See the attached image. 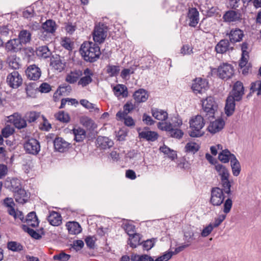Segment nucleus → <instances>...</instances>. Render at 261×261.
<instances>
[{
	"mask_svg": "<svg viewBox=\"0 0 261 261\" xmlns=\"http://www.w3.org/2000/svg\"><path fill=\"white\" fill-rule=\"evenodd\" d=\"M125 232L129 236L135 234V226L132 224H125L124 226Z\"/></svg>",
	"mask_w": 261,
	"mask_h": 261,
	"instance_id": "63",
	"label": "nucleus"
},
{
	"mask_svg": "<svg viewBox=\"0 0 261 261\" xmlns=\"http://www.w3.org/2000/svg\"><path fill=\"white\" fill-rule=\"evenodd\" d=\"M188 25L195 28L199 21V13L196 8H189L186 16Z\"/></svg>",
	"mask_w": 261,
	"mask_h": 261,
	"instance_id": "10",
	"label": "nucleus"
},
{
	"mask_svg": "<svg viewBox=\"0 0 261 261\" xmlns=\"http://www.w3.org/2000/svg\"><path fill=\"white\" fill-rule=\"evenodd\" d=\"M83 72L82 70H74L68 73L66 76V81L69 84H74L79 81V79L82 76Z\"/></svg>",
	"mask_w": 261,
	"mask_h": 261,
	"instance_id": "27",
	"label": "nucleus"
},
{
	"mask_svg": "<svg viewBox=\"0 0 261 261\" xmlns=\"http://www.w3.org/2000/svg\"><path fill=\"white\" fill-rule=\"evenodd\" d=\"M83 74L84 76L79 79L78 85L85 87L92 83L93 72L91 69L87 68L84 70Z\"/></svg>",
	"mask_w": 261,
	"mask_h": 261,
	"instance_id": "18",
	"label": "nucleus"
},
{
	"mask_svg": "<svg viewBox=\"0 0 261 261\" xmlns=\"http://www.w3.org/2000/svg\"><path fill=\"white\" fill-rule=\"evenodd\" d=\"M131 260L133 261H155L153 257L147 254H132Z\"/></svg>",
	"mask_w": 261,
	"mask_h": 261,
	"instance_id": "44",
	"label": "nucleus"
},
{
	"mask_svg": "<svg viewBox=\"0 0 261 261\" xmlns=\"http://www.w3.org/2000/svg\"><path fill=\"white\" fill-rule=\"evenodd\" d=\"M40 113L35 111H31L25 114L24 118L26 121L29 123L35 122L40 116Z\"/></svg>",
	"mask_w": 261,
	"mask_h": 261,
	"instance_id": "46",
	"label": "nucleus"
},
{
	"mask_svg": "<svg viewBox=\"0 0 261 261\" xmlns=\"http://www.w3.org/2000/svg\"><path fill=\"white\" fill-rule=\"evenodd\" d=\"M6 185L13 193L22 188L20 180L17 178H13L10 181H7Z\"/></svg>",
	"mask_w": 261,
	"mask_h": 261,
	"instance_id": "36",
	"label": "nucleus"
},
{
	"mask_svg": "<svg viewBox=\"0 0 261 261\" xmlns=\"http://www.w3.org/2000/svg\"><path fill=\"white\" fill-rule=\"evenodd\" d=\"M69 233L71 234H76L80 233L82 228L77 222H69L66 225Z\"/></svg>",
	"mask_w": 261,
	"mask_h": 261,
	"instance_id": "39",
	"label": "nucleus"
},
{
	"mask_svg": "<svg viewBox=\"0 0 261 261\" xmlns=\"http://www.w3.org/2000/svg\"><path fill=\"white\" fill-rule=\"evenodd\" d=\"M70 257V255L65 253H60L54 256L55 260L59 261H67Z\"/></svg>",
	"mask_w": 261,
	"mask_h": 261,
	"instance_id": "56",
	"label": "nucleus"
},
{
	"mask_svg": "<svg viewBox=\"0 0 261 261\" xmlns=\"http://www.w3.org/2000/svg\"><path fill=\"white\" fill-rule=\"evenodd\" d=\"M20 59L18 58L16 55H13L9 56L7 58V63L9 66L13 69H18L20 67L19 63Z\"/></svg>",
	"mask_w": 261,
	"mask_h": 261,
	"instance_id": "41",
	"label": "nucleus"
},
{
	"mask_svg": "<svg viewBox=\"0 0 261 261\" xmlns=\"http://www.w3.org/2000/svg\"><path fill=\"white\" fill-rule=\"evenodd\" d=\"M133 96L136 102L141 103L147 100L148 98V94L145 90L140 89L134 93Z\"/></svg>",
	"mask_w": 261,
	"mask_h": 261,
	"instance_id": "29",
	"label": "nucleus"
},
{
	"mask_svg": "<svg viewBox=\"0 0 261 261\" xmlns=\"http://www.w3.org/2000/svg\"><path fill=\"white\" fill-rule=\"evenodd\" d=\"M230 42L227 39L221 40L216 45L215 50L218 54H224L229 50H233V48L230 46Z\"/></svg>",
	"mask_w": 261,
	"mask_h": 261,
	"instance_id": "23",
	"label": "nucleus"
},
{
	"mask_svg": "<svg viewBox=\"0 0 261 261\" xmlns=\"http://www.w3.org/2000/svg\"><path fill=\"white\" fill-rule=\"evenodd\" d=\"M216 170L220 177V184L225 194L229 195L231 194V184L233 182L230 179V174L228 169L224 165L218 164L215 166Z\"/></svg>",
	"mask_w": 261,
	"mask_h": 261,
	"instance_id": "4",
	"label": "nucleus"
},
{
	"mask_svg": "<svg viewBox=\"0 0 261 261\" xmlns=\"http://www.w3.org/2000/svg\"><path fill=\"white\" fill-rule=\"evenodd\" d=\"M56 118L63 123H67L70 120V117L67 113H65L64 111H60L55 115Z\"/></svg>",
	"mask_w": 261,
	"mask_h": 261,
	"instance_id": "48",
	"label": "nucleus"
},
{
	"mask_svg": "<svg viewBox=\"0 0 261 261\" xmlns=\"http://www.w3.org/2000/svg\"><path fill=\"white\" fill-rule=\"evenodd\" d=\"M214 228V227L213 226L212 224L210 223L202 230L201 233L202 237H206L208 236L211 233Z\"/></svg>",
	"mask_w": 261,
	"mask_h": 261,
	"instance_id": "61",
	"label": "nucleus"
},
{
	"mask_svg": "<svg viewBox=\"0 0 261 261\" xmlns=\"http://www.w3.org/2000/svg\"><path fill=\"white\" fill-rule=\"evenodd\" d=\"M47 220L49 223L53 226H59L62 223V218L60 214L54 211L50 212L47 217Z\"/></svg>",
	"mask_w": 261,
	"mask_h": 261,
	"instance_id": "30",
	"label": "nucleus"
},
{
	"mask_svg": "<svg viewBox=\"0 0 261 261\" xmlns=\"http://www.w3.org/2000/svg\"><path fill=\"white\" fill-rule=\"evenodd\" d=\"M61 44L65 49L69 50L72 49V45L70 38L67 37L62 38Z\"/></svg>",
	"mask_w": 261,
	"mask_h": 261,
	"instance_id": "57",
	"label": "nucleus"
},
{
	"mask_svg": "<svg viewBox=\"0 0 261 261\" xmlns=\"http://www.w3.org/2000/svg\"><path fill=\"white\" fill-rule=\"evenodd\" d=\"M25 73L28 78L33 81L38 80L41 74L40 69L35 65L29 66L27 68Z\"/></svg>",
	"mask_w": 261,
	"mask_h": 261,
	"instance_id": "19",
	"label": "nucleus"
},
{
	"mask_svg": "<svg viewBox=\"0 0 261 261\" xmlns=\"http://www.w3.org/2000/svg\"><path fill=\"white\" fill-rule=\"evenodd\" d=\"M237 101L236 99L231 96H228L226 100V104L225 107V114L227 116H230L233 114L234 112L236 103Z\"/></svg>",
	"mask_w": 261,
	"mask_h": 261,
	"instance_id": "25",
	"label": "nucleus"
},
{
	"mask_svg": "<svg viewBox=\"0 0 261 261\" xmlns=\"http://www.w3.org/2000/svg\"><path fill=\"white\" fill-rule=\"evenodd\" d=\"M199 149V146L198 144L195 142H189L185 147V151L188 153H195Z\"/></svg>",
	"mask_w": 261,
	"mask_h": 261,
	"instance_id": "45",
	"label": "nucleus"
},
{
	"mask_svg": "<svg viewBox=\"0 0 261 261\" xmlns=\"http://www.w3.org/2000/svg\"><path fill=\"white\" fill-rule=\"evenodd\" d=\"M80 51L84 59L89 62L96 61L101 54L99 46L92 42H84L81 46Z\"/></svg>",
	"mask_w": 261,
	"mask_h": 261,
	"instance_id": "3",
	"label": "nucleus"
},
{
	"mask_svg": "<svg viewBox=\"0 0 261 261\" xmlns=\"http://www.w3.org/2000/svg\"><path fill=\"white\" fill-rule=\"evenodd\" d=\"M241 17V14L238 11L229 10L224 13L222 18L224 22H231L240 20Z\"/></svg>",
	"mask_w": 261,
	"mask_h": 261,
	"instance_id": "20",
	"label": "nucleus"
},
{
	"mask_svg": "<svg viewBox=\"0 0 261 261\" xmlns=\"http://www.w3.org/2000/svg\"><path fill=\"white\" fill-rule=\"evenodd\" d=\"M113 91L117 96L122 95L123 97H126L128 93L126 87L123 85H116L114 87Z\"/></svg>",
	"mask_w": 261,
	"mask_h": 261,
	"instance_id": "42",
	"label": "nucleus"
},
{
	"mask_svg": "<svg viewBox=\"0 0 261 261\" xmlns=\"http://www.w3.org/2000/svg\"><path fill=\"white\" fill-rule=\"evenodd\" d=\"M190 128L189 135L192 137H199L203 135V132L201 129L204 125L203 118L201 116L197 115L193 117L189 121Z\"/></svg>",
	"mask_w": 261,
	"mask_h": 261,
	"instance_id": "5",
	"label": "nucleus"
},
{
	"mask_svg": "<svg viewBox=\"0 0 261 261\" xmlns=\"http://www.w3.org/2000/svg\"><path fill=\"white\" fill-rule=\"evenodd\" d=\"M25 222L27 223V225L28 226H30L33 227L38 226L39 221L35 212H32L29 213L25 219Z\"/></svg>",
	"mask_w": 261,
	"mask_h": 261,
	"instance_id": "32",
	"label": "nucleus"
},
{
	"mask_svg": "<svg viewBox=\"0 0 261 261\" xmlns=\"http://www.w3.org/2000/svg\"><path fill=\"white\" fill-rule=\"evenodd\" d=\"M81 122L83 125L89 129H94L96 127L94 121L88 117L83 118L82 119Z\"/></svg>",
	"mask_w": 261,
	"mask_h": 261,
	"instance_id": "52",
	"label": "nucleus"
},
{
	"mask_svg": "<svg viewBox=\"0 0 261 261\" xmlns=\"http://www.w3.org/2000/svg\"><path fill=\"white\" fill-rule=\"evenodd\" d=\"M7 82L10 87L17 88L21 85L22 79L18 71H14L8 75Z\"/></svg>",
	"mask_w": 261,
	"mask_h": 261,
	"instance_id": "11",
	"label": "nucleus"
},
{
	"mask_svg": "<svg viewBox=\"0 0 261 261\" xmlns=\"http://www.w3.org/2000/svg\"><path fill=\"white\" fill-rule=\"evenodd\" d=\"M73 133L74 136V140L76 142H82L85 139L86 134L85 130L81 127L74 128Z\"/></svg>",
	"mask_w": 261,
	"mask_h": 261,
	"instance_id": "40",
	"label": "nucleus"
},
{
	"mask_svg": "<svg viewBox=\"0 0 261 261\" xmlns=\"http://www.w3.org/2000/svg\"><path fill=\"white\" fill-rule=\"evenodd\" d=\"M244 94V87L243 83L240 81L236 82L232 87V89L229 92V96H231L236 99L237 101L242 100Z\"/></svg>",
	"mask_w": 261,
	"mask_h": 261,
	"instance_id": "12",
	"label": "nucleus"
},
{
	"mask_svg": "<svg viewBox=\"0 0 261 261\" xmlns=\"http://www.w3.org/2000/svg\"><path fill=\"white\" fill-rule=\"evenodd\" d=\"M151 113L154 118L162 121L158 123L159 129L167 132L168 135L172 138L180 139L182 137L184 132L179 128L182 124L181 119L175 117L172 123L163 121L168 118V113L166 111L156 108H152Z\"/></svg>",
	"mask_w": 261,
	"mask_h": 261,
	"instance_id": "1",
	"label": "nucleus"
},
{
	"mask_svg": "<svg viewBox=\"0 0 261 261\" xmlns=\"http://www.w3.org/2000/svg\"><path fill=\"white\" fill-rule=\"evenodd\" d=\"M29 226L24 224L21 226L22 229L25 232H28L33 238L35 239H40L41 237V236L34 229L30 228Z\"/></svg>",
	"mask_w": 261,
	"mask_h": 261,
	"instance_id": "49",
	"label": "nucleus"
},
{
	"mask_svg": "<svg viewBox=\"0 0 261 261\" xmlns=\"http://www.w3.org/2000/svg\"><path fill=\"white\" fill-rule=\"evenodd\" d=\"M5 50L7 53H16L21 50L22 45L17 38L8 40L4 45Z\"/></svg>",
	"mask_w": 261,
	"mask_h": 261,
	"instance_id": "15",
	"label": "nucleus"
},
{
	"mask_svg": "<svg viewBox=\"0 0 261 261\" xmlns=\"http://www.w3.org/2000/svg\"><path fill=\"white\" fill-rule=\"evenodd\" d=\"M173 254L174 253L173 252H166L163 255L155 259V261H168L171 258Z\"/></svg>",
	"mask_w": 261,
	"mask_h": 261,
	"instance_id": "59",
	"label": "nucleus"
},
{
	"mask_svg": "<svg viewBox=\"0 0 261 261\" xmlns=\"http://www.w3.org/2000/svg\"><path fill=\"white\" fill-rule=\"evenodd\" d=\"M141 237V235L138 233L129 236L127 241V244L133 248H136L138 246L141 244L140 243Z\"/></svg>",
	"mask_w": 261,
	"mask_h": 261,
	"instance_id": "33",
	"label": "nucleus"
},
{
	"mask_svg": "<svg viewBox=\"0 0 261 261\" xmlns=\"http://www.w3.org/2000/svg\"><path fill=\"white\" fill-rule=\"evenodd\" d=\"M42 28L46 33L53 34L56 31L57 25L54 21L48 19L42 24Z\"/></svg>",
	"mask_w": 261,
	"mask_h": 261,
	"instance_id": "34",
	"label": "nucleus"
},
{
	"mask_svg": "<svg viewBox=\"0 0 261 261\" xmlns=\"http://www.w3.org/2000/svg\"><path fill=\"white\" fill-rule=\"evenodd\" d=\"M50 66L59 72L62 71L64 69L65 67V65L62 62L60 57H57L51 59Z\"/></svg>",
	"mask_w": 261,
	"mask_h": 261,
	"instance_id": "38",
	"label": "nucleus"
},
{
	"mask_svg": "<svg viewBox=\"0 0 261 261\" xmlns=\"http://www.w3.org/2000/svg\"><path fill=\"white\" fill-rule=\"evenodd\" d=\"M232 159L230 161V166L233 176H238L241 171V164L235 155L232 156Z\"/></svg>",
	"mask_w": 261,
	"mask_h": 261,
	"instance_id": "31",
	"label": "nucleus"
},
{
	"mask_svg": "<svg viewBox=\"0 0 261 261\" xmlns=\"http://www.w3.org/2000/svg\"><path fill=\"white\" fill-rule=\"evenodd\" d=\"M217 72L220 78L227 80L232 76L234 73V69L231 65L228 63H223L218 67Z\"/></svg>",
	"mask_w": 261,
	"mask_h": 261,
	"instance_id": "9",
	"label": "nucleus"
},
{
	"mask_svg": "<svg viewBox=\"0 0 261 261\" xmlns=\"http://www.w3.org/2000/svg\"><path fill=\"white\" fill-rule=\"evenodd\" d=\"M192 89L196 94H202L208 89V82L204 79H196L193 81Z\"/></svg>",
	"mask_w": 261,
	"mask_h": 261,
	"instance_id": "14",
	"label": "nucleus"
},
{
	"mask_svg": "<svg viewBox=\"0 0 261 261\" xmlns=\"http://www.w3.org/2000/svg\"><path fill=\"white\" fill-rule=\"evenodd\" d=\"M37 56L42 59H46L51 56V53L46 46L38 47L36 51Z\"/></svg>",
	"mask_w": 261,
	"mask_h": 261,
	"instance_id": "35",
	"label": "nucleus"
},
{
	"mask_svg": "<svg viewBox=\"0 0 261 261\" xmlns=\"http://www.w3.org/2000/svg\"><path fill=\"white\" fill-rule=\"evenodd\" d=\"M156 239H148L141 243L144 250L148 251L154 247Z\"/></svg>",
	"mask_w": 261,
	"mask_h": 261,
	"instance_id": "47",
	"label": "nucleus"
},
{
	"mask_svg": "<svg viewBox=\"0 0 261 261\" xmlns=\"http://www.w3.org/2000/svg\"><path fill=\"white\" fill-rule=\"evenodd\" d=\"M142 121L145 124L149 125L153 124L154 122V120L151 118V117L145 113L143 115Z\"/></svg>",
	"mask_w": 261,
	"mask_h": 261,
	"instance_id": "64",
	"label": "nucleus"
},
{
	"mask_svg": "<svg viewBox=\"0 0 261 261\" xmlns=\"http://www.w3.org/2000/svg\"><path fill=\"white\" fill-rule=\"evenodd\" d=\"M138 132L140 139H143L148 141L154 142L159 137V135L156 132L150 130L147 127H144L143 129L138 128Z\"/></svg>",
	"mask_w": 261,
	"mask_h": 261,
	"instance_id": "13",
	"label": "nucleus"
},
{
	"mask_svg": "<svg viewBox=\"0 0 261 261\" xmlns=\"http://www.w3.org/2000/svg\"><path fill=\"white\" fill-rule=\"evenodd\" d=\"M232 155L234 154L231 153L227 149L222 150L218 155L219 160L223 163H227L229 161L232 160Z\"/></svg>",
	"mask_w": 261,
	"mask_h": 261,
	"instance_id": "37",
	"label": "nucleus"
},
{
	"mask_svg": "<svg viewBox=\"0 0 261 261\" xmlns=\"http://www.w3.org/2000/svg\"><path fill=\"white\" fill-rule=\"evenodd\" d=\"M251 90L252 92L257 91V95H261V81H256L251 84Z\"/></svg>",
	"mask_w": 261,
	"mask_h": 261,
	"instance_id": "54",
	"label": "nucleus"
},
{
	"mask_svg": "<svg viewBox=\"0 0 261 261\" xmlns=\"http://www.w3.org/2000/svg\"><path fill=\"white\" fill-rule=\"evenodd\" d=\"M223 188L214 187L211 190V198L210 202L214 206H220L223 202V211L225 214L230 212L232 206V201L231 198H228L224 201L225 195Z\"/></svg>",
	"mask_w": 261,
	"mask_h": 261,
	"instance_id": "2",
	"label": "nucleus"
},
{
	"mask_svg": "<svg viewBox=\"0 0 261 261\" xmlns=\"http://www.w3.org/2000/svg\"><path fill=\"white\" fill-rule=\"evenodd\" d=\"M250 41L248 40H245L242 44L240 45L242 53H244L245 55L249 54L250 50Z\"/></svg>",
	"mask_w": 261,
	"mask_h": 261,
	"instance_id": "58",
	"label": "nucleus"
},
{
	"mask_svg": "<svg viewBox=\"0 0 261 261\" xmlns=\"http://www.w3.org/2000/svg\"><path fill=\"white\" fill-rule=\"evenodd\" d=\"M108 32V27L103 23H99L95 27L93 32V38L95 42L99 43H102L107 36Z\"/></svg>",
	"mask_w": 261,
	"mask_h": 261,
	"instance_id": "7",
	"label": "nucleus"
},
{
	"mask_svg": "<svg viewBox=\"0 0 261 261\" xmlns=\"http://www.w3.org/2000/svg\"><path fill=\"white\" fill-rule=\"evenodd\" d=\"M54 147L56 150L64 152L68 150L70 143L60 137L56 138L54 141Z\"/></svg>",
	"mask_w": 261,
	"mask_h": 261,
	"instance_id": "22",
	"label": "nucleus"
},
{
	"mask_svg": "<svg viewBox=\"0 0 261 261\" xmlns=\"http://www.w3.org/2000/svg\"><path fill=\"white\" fill-rule=\"evenodd\" d=\"M225 125V122L222 119H218L211 122L207 127V130L212 134L221 131Z\"/></svg>",
	"mask_w": 261,
	"mask_h": 261,
	"instance_id": "21",
	"label": "nucleus"
},
{
	"mask_svg": "<svg viewBox=\"0 0 261 261\" xmlns=\"http://www.w3.org/2000/svg\"><path fill=\"white\" fill-rule=\"evenodd\" d=\"M80 103L90 111L98 112L99 111V109L95 106V105L90 102L86 99L81 100Z\"/></svg>",
	"mask_w": 261,
	"mask_h": 261,
	"instance_id": "50",
	"label": "nucleus"
},
{
	"mask_svg": "<svg viewBox=\"0 0 261 261\" xmlns=\"http://www.w3.org/2000/svg\"><path fill=\"white\" fill-rule=\"evenodd\" d=\"M25 152L32 155H37L40 151L39 142L34 138L28 139L23 144Z\"/></svg>",
	"mask_w": 261,
	"mask_h": 261,
	"instance_id": "8",
	"label": "nucleus"
},
{
	"mask_svg": "<svg viewBox=\"0 0 261 261\" xmlns=\"http://www.w3.org/2000/svg\"><path fill=\"white\" fill-rule=\"evenodd\" d=\"M9 121L13 123L14 125L18 129H21L27 126V121L24 118L17 113H14L9 117Z\"/></svg>",
	"mask_w": 261,
	"mask_h": 261,
	"instance_id": "17",
	"label": "nucleus"
},
{
	"mask_svg": "<svg viewBox=\"0 0 261 261\" xmlns=\"http://www.w3.org/2000/svg\"><path fill=\"white\" fill-rule=\"evenodd\" d=\"M120 70V66L119 65L109 64L106 67V72L111 77L117 75Z\"/></svg>",
	"mask_w": 261,
	"mask_h": 261,
	"instance_id": "43",
	"label": "nucleus"
},
{
	"mask_svg": "<svg viewBox=\"0 0 261 261\" xmlns=\"http://www.w3.org/2000/svg\"><path fill=\"white\" fill-rule=\"evenodd\" d=\"M85 241L87 246L90 248H94L95 246V239L94 237H87Z\"/></svg>",
	"mask_w": 261,
	"mask_h": 261,
	"instance_id": "62",
	"label": "nucleus"
},
{
	"mask_svg": "<svg viewBox=\"0 0 261 261\" xmlns=\"http://www.w3.org/2000/svg\"><path fill=\"white\" fill-rule=\"evenodd\" d=\"M184 237L185 243L190 244V245L192 241L194 240V232L191 230H188V231H185Z\"/></svg>",
	"mask_w": 261,
	"mask_h": 261,
	"instance_id": "53",
	"label": "nucleus"
},
{
	"mask_svg": "<svg viewBox=\"0 0 261 261\" xmlns=\"http://www.w3.org/2000/svg\"><path fill=\"white\" fill-rule=\"evenodd\" d=\"M17 39L23 46V45H25L31 42L32 34L29 31L23 29L19 32Z\"/></svg>",
	"mask_w": 261,
	"mask_h": 261,
	"instance_id": "26",
	"label": "nucleus"
},
{
	"mask_svg": "<svg viewBox=\"0 0 261 261\" xmlns=\"http://www.w3.org/2000/svg\"><path fill=\"white\" fill-rule=\"evenodd\" d=\"M97 147L102 149H106L112 147L113 141L106 137L99 136L96 140Z\"/></svg>",
	"mask_w": 261,
	"mask_h": 261,
	"instance_id": "24",
	"label": "nucleus"
},
{
	"mask_svg": "<svg viewBox=\"0 0 261 261\" xmlns=\"http://www.w3.org/2000/svg\"><path fill=\"white\" fill-rule=\"evenodd\" d=\"M8 248L13 251H19L22 250V246L16 242H10L8 243Z\"/></svg>",
	"mask_w": 261,
	"mask_h": 261,
	"instance_id": "51",
	"label": "nucleus"
},
{
	"mask_svg": "<svg viewBox=\"0 0 261 261\" xmlns=\"http://www.w3.org/2000/svg\"><path fill=\"white\" fill-rule=\"evenodd\" d=\"M226 35L229 41L233 44L241 42L244 37V32L239 28L232 29Z\"/></svg>",
	"mask_w": 261,
	"mask_h": 261,
	"instance_id": "16",
	"label": "nucleus"
},
{
	"mask_svg": "<svg viewBox=\"0 0 261 261\" xmlns=\"http://www.w3.org/2000/svg\"><path fill=\"white\" fill-rule=\"evenodd\" d=\"M202 102L203 112L205 113L206 116L208 118H214L217 108L214 98L212 96L207 97L205 99L203 100Z\"/></svg>",
	"mask_w": 261,
	"mask_h": 261,
	"instance_id": "6",
	"label": "nucleus"
},
{
	"mask_svg": "<svg viewBox=\"0 0 261 261\" xmlns=\"http://www.w3.org/2000/svg\"><path fill=\"white\" fill-rule=\"evenodd\" d=\"M226 215L222 214L219 215L217 218H215V221L213 224H212L214 228L218 227L221 223L225 219Z\"/></svg>",
	"mask_w": 261,
	"mask_h": 261,
	"instance_id": "60",
	"label": "nucleus"
},
{
	"mask_svg": "<svg viewBox=\"0 0 261 261\" xmlns=\"http://www.w3.org/2000/svg\"><path fill=\"white\" fill-rule=\"evenodd\" d=\"M14 129L13 127L10 125H7L2 129V133L3 136L5 138H8L13 134Z\"/></svg>",
	"mask_w": 261,
	"mask_h": 261,
	"instance_id": "55",
	"label": "nucleus"
},
{
	"mask_svg": "<svg viewBox=\"0 0 261 261\" xmlns=\"http://www.w3.org/2000/svg\"><path fill=\"white\" fill-rule=\"evenodd\" d=\"M13 193L16 202L21 204H23L27 202L28 198V195L24 189L21 188Z\"/></svg>",
	"mask_w": 261,
	"mask_h": 261,
	"instance_id": "28",
	"label": "nucleus"
}]
</instances>
